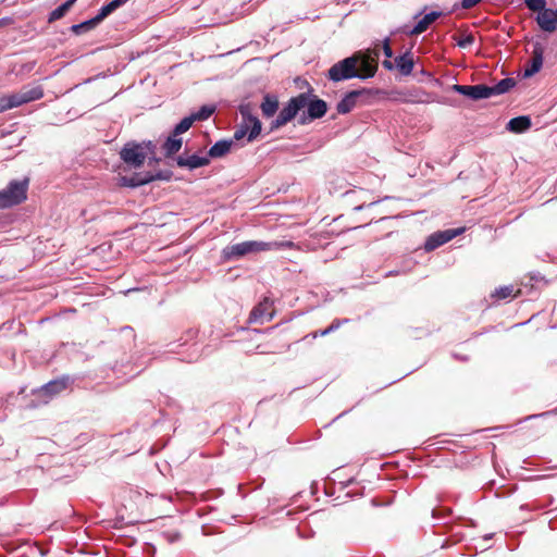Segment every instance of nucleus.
<instances>
[{
	"mask_svg": "<svg viewBox=\"0 0 557 557\" xmlns=\"http://www.w3.org/2000/svg\"><path fill=\"white\" fill-rule=\"evenodd\" d=\"M176 162L180 168H187L189 170H195V169L208 165L210 160H209L208 154H206V156L191 154V156H180L177 158Z\"/></svg>",
	"mask_w": 557,
	"mask_h": 557,
	"instance_id": "obj_12",
	"label": "nucleus"
},
{
	"mask_svg": "<svg viewBox=\"0 0 557 557\" xmlns=\"http://www.w3.org/2000/svg\"><path fill=\"white\" fill-rule=\"evenodd\" d=\"M195 122V117L191 115L184 117L174 128V136H178L185 132H187L193 123Z\"/></svg>",
	"mask_w": 557,
	"mask_h": 557,
	"instance_id": "obj_26",
	"label": "nucleus"
},
{
	"mask_svg": "<svg viewBox=\"0 0 557 557\" xmlns=\"http://www.w3.org/2000/svg\"><path fill=\"white\" fill-rule=\"evenodd\" d=\"M182 147V139L174 136V133L168 137L163 144V150L166 156L176 153Z\"/></svg>",
	"mask_w": 557,
	"mask_h": 557,
	"instance_id": "obj_23",
	"label": "nucleus"
},
{
	"mask_svg": "<svg viewBox=\"0 0 557 557\" xmlns=\"http://www.w3.org/2000/svg\"><path fill=\"white\" fill-rule=\"evenodd\" d=\"M474 41V37L472 35H465L462 36L458 41H457V45L460 47V48H467L469 46H471Z\"/></svg>",
	"mask_w": 557,
	"mask_h": 557,
	"instance_id": "obj_33",
	"label": "nucleus"
},
{
	"mask_svg": "<svg viewBox=\"0 0 557 557\" xmlns=\"http://www.w3.org/2000/svg\"><path fill=\"white\" fill-rule=\"evenodd\" d=\"M513 296V287L511 285L509 286H503L492 294V297H495L497 299H506Z\"/></svg>",
	"mask_w": 557,
	"mask_h": 557,
	"instance_id": "obj_29",
	"label": "nucleus"
},
{
	"mask_svg": "<svg viewBox=\"0 0 557 557\" xmlns=\"http://www.w3.org/2000/svg\"><path fill=\"white\" fill-rule=\"evenodd\" d=\"M128 0H112L109 3L102 5L98 12V14L89 21L77 24L73 26L74 32H78L82 28H91L95 25L99 24L102 20L113 13L116 9L124 5Z\"/></svg>",
	"mask_w": 557,
	"mask_h": 557,
	"instance_id": "obj_7",
	"label": "nucleus"
},
{
	"mask_svg": "<svg viewBox=\"0 0 557 557\" xmlns=\"http://www.w3.org/2000/svg\"><path fill=\"white\" fill-rule=\"evenodd\" d=\"M261 132V123L258 117L247 115L244 123L234 133V138L239 140L247 135L248 141H252Z\"/></svg>",
	"mask_w": 557,
	"mask_h": 557,
	"instance_id": "obj_9",
	"label": "nucleus"
},
{
	"mask_svg": "<svg viewBox=\"0 0 557 557\" xmlns=\"http://www.w3.org/2000/svg\"><path fill=\"white\" fill-rule=\"evenodd\" d=\"M383 66L387 70H393L394 69V64L389 61V60H385L383 62Z\"/></svg>",
	"mask_w": 557,
	"mask_h": 557,
	"instance_id": "obj_37",
	"label": "nucleus"
},
{
	"mask_svg": "<svg viewBox=\"0 0 557 557\" xmlns=\"http://www.w3.org/2000/svg\"><path fill=\"white\" fill-rule=\"evenodd\" d=\"M542 64H543L542 55L541 54L534 55V58L532 60V67L530 70L525 71V75L530 76V75H533L534 73L539 72L540 69L542 67Z\"/></svg>",
	"mask_w": 557,
	"mask_h": 557,
	"instance_id": "obj_31",
	"label": "nucleus"
},
{
	"mask_svg": "<svg viewBox=\"0 0 557 557\" xmlns=\"http://www.w3.org/2000/svg\"><path fill=\"white\" fill-rule=\"evenodd\" d=\"M278 109V101L275 97L267 95L261 103V110L264 116L271 117Z\"/></svg>",
	"mask_w": 557,
	"mask_h": 557,
	"instance_id": "obj_22",
	"label": "nucleus"
},
{
	"mask_svg": "<svg viewBox=\"0 0 557 557\" xmlns=\"http://www.w3.org/2000/svg\"><path fill=\"white\" fill-rule=\"evenodd\" d=\"M326 103L321 99H315L308 104V114L311 119L322 117L326 113Z\"/></svg>",
	"mask_w": 557,
	"mask_h": 557,
	"instance_id": "obj_20",
	"label": "nucleus"
},
{
	"mask_svg": "<svg viewBox=\"0 0 557 557\" xmlns=\"http://www.w3.org/2000/svg\"><path fill=\"white\" fill-rule=\"evenodd\" d=\"M396 66L398 67L399 72L408 76L412 73L413 66H414V60L412 57V53L410 51L405 52L404 54L397 57L395 59Z\"/></svg>",
	"mask_w": 557,
	"mask_h": 557,
	"instance_id": "obj_16",
	"label": "nucleus"
},
{
	"mask_svg": "<svg viewBox=\"0 0 557 557\" xmlns=\"http://www.w3.org/2000/svg\"><path fill=\"white\" fill-rule=\"evenodd\" d=\"M360 91H350L348 92L338 103L336 110L341 114L349 113L357 103V98L359 97Z\"/></svg>",
	"mask_w": 557,
	"mask_h": 557,
	"instance_id": "obj_17",
	"label": "nucleus"
},
{
	"mask_svg": "<svg viewBox=\"0 0 557 557\" xmlns=\"http://www.w3.org/2000/svg\"><path fill=\"white\" fill-rule=\"evenodd\" d=\"M232 143L228 140H220L216 141L208 151V157L210 158H221L228 153L231 150Z\"/></svg>",
	"mask_w": 557,
	"mask_h": 557,
	"instance_id": "obj_19",
	"label": "nucleus"
},
{
	"mask_svg": "<svg viewBox=\"0 0 557 557\" xmlns=\"http://www.w3.org/2000/svg\"><path fill=\"white\" fill-rule=\"evenodd\" d=\"M412 101L418 102V103H429V102H431L430 95L423 90L418 91L414 95V99H412Z\"/></svg>",
	"mask_w": 557,
	"mask_h": 557,
	"instance_id": "obj_32",
	"label": "nucleus"
},
{
	"mask_svg": "<svg viewBox=\"0 0 557 557\" xmlns=\"http://www.w3.org/2000/svg\"><path fill=\"white\" fill-rule=\"evenodd\" d=\"M348 322L347 319H344V320H339V319H336L334 320L331 325L329 327H326L325 330H321V331H318L313 334V337H318V336H325L334 331H336L337 329L341 327V325H343L344 323Z\"/></svg>",
	"mask_w": 557,
	"mask_h": 557,
	"instance_id": "obj_28",
	"label": "nucleus"
},
{
	"mask_svg": "<svg viewBox=\"0 0 557 557\" xmlns=\"http://www.w3.org/2000/svg\"><path fill=\"white\" fill-rule=\"evenodd\" d=\"M261 251H269V242L248 240L234 244L224 249V255L226 258L233 259Z\"/></svg>",
	"mask_w": 557,
	"mask_h": 557,
	"instance_id": "obj_4",
	"label": "nucleus"
},
{
	"mask_svg": "<svg viewBox=\"0 0 557 557\" xmlns=\"http://www.w3.org/2000/svg\"><path fill=\"white\" fill-rule=\"evenodd\" d=\"M463 232V228H449L445 231H437L433 234H431L425 243H424V250L425 251H433L436 248L441 247L442 245L450 242L456 236L460 235Z\"/></svg>",
	"mask_w": 557,
	"mask_h": 557,
	"instance_id": "obj_8",
	"label": "nucleus"
},
{
	"mask_svg": "<svg viewBox=\"0 0 557 557\" xmlns=\"http://www.w3.org/2000/svg\"><path fill=\"white\" fill-rule=\"evenodd\" d=\"M527 7L534 12L542 13L544 10H547L546 8V1L545 0H525Z\"/></svg>",
	"mask_w": 557,
	"mask_h": 557,
	"instance_id": "obj_30",
	"label": "nucleus"
},
{
	"mask_svg": "<svg viewBox=\"0 0 557 557\" xmlns=\"http://www.w3.org/2000/svg\"><path fill=\"white\" fill-rule=\"evenodd\" d=\"M440 16L438 12H430L425 14L416 25L413 28L406 30V33L410 36L420 35L424 33L432 23L436 21V18Z\"/></svg>",
	"mask_w": 557,
	"mask_h": 557,
	"instance_id": "obj_15",
	"label": "nucleus"
},
{
	"mask_svg": "<svg viewBox=\"0 0 557 557\" xmlns=\"http://www.w3.org/2000/svg\"><path fill=\"white\" fill-rule=\"evenodd\" d=\"M536 23L544 32H555L557 29V9H547L542 13H537Z\"/></svg>",
	"mask_w": 557,
	"mask_h": 557,
	"instance_id": "obj_11",
	"label": "nucleus"
},
{
	"mask_svg": "<svg viewBox=\"0 0 557 557\" xmlns=\"http://www.w3.org/2000/svg\"><path fill=\"white\" fill-rule=\"evenodd\" d=\"M70 384V377L63 376L58 380L50 381L42 386L41 393L48 396L57 395L67 388Z\"/></svg>",
	"mask_w": 557,
	"mask_h": 557,
	"instance_id": "obj_14",
	"label": "nucleus"
},
{
	"mask_svg": "<svg viewBox=\"0 0 557 557\" xmlns=\"http://www.w3.org/2000/svg\"><path fill=\"white\" fill-rule=\"evenodd\" d=\"M214 111V106H202L197 112L190 115L195 117V121H205L208 120L213 114Z\"/></svg>",
	"mask_w": 557,
	"mask_h": 557,
	"instance_id": "obj_25",
	"label": "nucleus"
},
{
	"mask_svg": "<svg viewBox=\"0 0 557 557\" xmlns=\"http://www.w3.org/2000/svg\"><path fill=\"white\" fill-rule=\"evenodd\" d=\"M75 2L76 0H67L51 11L49 14V22H54L62 18Z\"/></svg>",
	"mask_w": 557,
	"mask_h": 557,
	"instance_id": "obj_24",
	"label": "nucleus"
},
{
	"mask_svg": "<svg viewBox=\"0 0 557 557\" xmlns=\"http://www.w3.org/2000/svg\"><path fill=\"white\" fill-rule=\"evenodd\" d=\"M531 127V120L529 116H517L511 119L507 124V129L511 133L520 134Z\"/></svg>",
	"mask_w": 557,
	"mask_h": 557,
	"instance_id": "obj_18",
	"label": "nucleus"
},
{
	"mask_svg": "<svg viewBox=\"0 0 557 557\" xmlns=\"http://www.w3.org/2000/svg\"><path fill=\"white\" fill-rule=\"evenodd\" d=\"M121 159L132 168H139L146 160L145 148L139 144L128 143L120 152Z\"/></svg>",
	"mask_w": 557,
	"mask_h": 557,
	"instance_id": "obj_6",
	"label": "nucleus"
},
{
	"mask_svg": "<svg viewBox=\"0 0 557 557\" xmlns=\"http://www.w3.org/2000/svg\"><path fill=\"white\" fill-rule=\"evenodd\" d=\"M28 180L12 181L0 190V208L5 209L23 202L27 197Z\"/></svg>",
	"mask_w": 557,
	"mask_h": 557,
	"instance_id": "obj_2",
	"label": "nucleus"
},
{
	"mask_svg": "<svg viewBox=\"0 0 557 557\" xmlns=\"http://www.w3.org/2000/svg\"><path fill=\"white\" fill-rule=\"evenodd\" d=\"M123 184L124 185H127V186H138V185H141V184H145V183H148L150 180H137L135 181L134 178H131V180H126V178H123Z\"/></svg>",
	"mask_w": 557,
	"mask_h": 557,
	"instance_id": "obj_34",
	"label": "nucleus"
},
{
	"mask_svg": "<svg viewBox=\"0 0 557 557\" xmlns=\"http://www.w3.org/2000/svg\"><path fill=\"white\" fill-rule=\"evenodd\" d=\"M296 247H297L296 244L292 240L269 242V251L282 250V249H294Z\"/></svg>",
	"mask_w": 557,
	"mask_h": 557,
	"instance_id": "obj_27",
	"label": "nucleus"
},
{
	"mask_svg": "<svg viewBox=\"0 0 557 557\" xmlns=\"http://www.w3.org/2000/svg\"><path fill=\"white\" fill-rule=\"evenodd\" d=\"M307 101L308 100L305 95L292 98L287 106L280 111L277 117L273 121V127H281L293 120L298 111L307 106Z\"/></svg>",
	"mask_w": 557,
	"mask_h": 557,
	"instance_id": "obj_5",
	"label": "nucleus"
},
{
	"mask_svg": "<svg viewBox=\"0 0 557 557\" xmlns=\"http://www.w3.org/2000/svg\"><path fill=\"white\" fill-rule=\"evenodd\" d=\"M481 0H461V7L463 9H471L476 5Z\"/></svg>",
	"mask_w": 557,
	"mask_h": 557,
	"instance_id": "obj_36",
	"label": "nucleus"
},
{
	"mask_svg": "<svg viewBox=\"0 0 557 557\" xmlns=\"http://www.w3.org/2000/svg\"><path fill=\"white\" fill-rule=\"evenodd\" d=\"M271 302L268 299L261 301L252 309L249 315V322L270 321L272 319Z\"/></svg>",
	"mask_w": 557,
	"mask_h": 557,
	"instance_id": "obj_13",
	"label": "nucleus"
},
{
	"mask_svg": "<svg viewBox=\"0 0 557 557\" xmlns=\"http://www.w3.org/2000/svg\"><path fill=\"white\" fill-rule=\"evenodd\" d=\"M451 90L460 95L467 96L473 100L486 99L491 97V90L486 85H453Z\"/></svg>",
	"mask_w": 557,
	"mask_h": 557,
	"instance_id": "obj_10",
	"label": "nucleus"
},
{
	"mask_svg": "<svg viewBox=\"0 0 557 557\" xmlns=\"http://www.w3.org/2000/svg\"><path fill=\"white\" fill-rule=\"evenodd\" d=\"M358 65V58L357 57H349L346 58L337 63H335L331 69L329 70V78L333 82H341L350 79L354 77H372L376 71V67L371 65L368 60L362 61V67L364 71V74H360L357 70Z\"/></svg>",
	"mask_w": 557,
	"mask_h": 557,
	"instance_id": "obj_1",
	"label": "nucleus"
},
{
	"mask_svg": "<svg viewBox=\"0 0 557 557\" xmlns=\"http://www.w3.org/2000/svg\"><path fill=\"white\" fill-rule=\"evenodd\" d=\"M515 85L516 82L513 78H504L497 84L488 86V89L491 90V97L495 95H503L509 91Z\"/></svg>",
	"mask_w": 557,
	"mask_h": 557,
	"instance_id": "obj_21",
	"label": "nucleus"
},
{
	"mask_svg": "<svg viewBox=\"0 0 557 557\" xmlns=\"http://www.w3.org/2000/svg\"><path fill=\"white\" fill-rule=\"evenodd\" d=\"M44 97L41 87H32L12 95L0 96V113Z\"/></svg>",
	"mask_w": 557,
	"mask_h": 557,
	"instance_id": "obj_3",
	"label": "nucleus"
},
{
	"mask_svg": "<svg viewBox=\"0 0 557 557\" xmlns=\"http://www.w3.org/2000/svg\"><path fill=\"white\" fill-rule=\"evenodd\" d=\"M383 52L387 59H391L393 57V50L389 45V39L386 38L383 44Z\"/></svg>",
	"mask_w": 557,
	"mask_h": 557,
	"instance_id": "obj_35",
	"label": "nucleus"
}]
</instances>
